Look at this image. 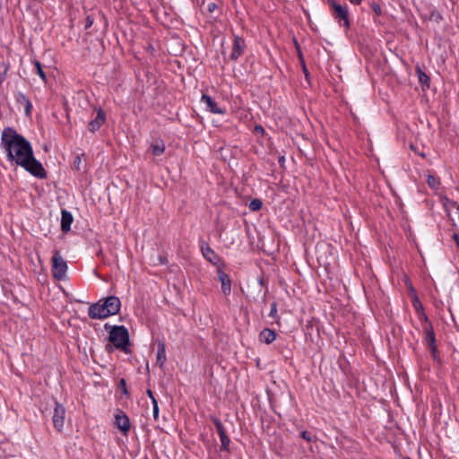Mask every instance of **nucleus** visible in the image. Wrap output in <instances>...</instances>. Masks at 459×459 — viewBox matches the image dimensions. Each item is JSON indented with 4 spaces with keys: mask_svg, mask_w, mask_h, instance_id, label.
Instances as JSON below:
<instances>
[{
    "mask_svg": "<svg viewBox=\"0 0 459 459\" xmlns=\"http://www.w3.org/2000/svg\"><path fill=\"white\" fill-rule=\"evenodd\" d=\"M0 148L5 152L8 161L23 168L34 177L46 178V171L34 157L30 143L13 127H5L2 131Z\"/></svg>",
    "mask_w": 459,
    "mask_h": 459,
    "instance_id": "f257e3e1",
    "label": "nucleus"
},
{
    "mask_svg": "<svg viewBox=\"0 0 459 459\" xmlns=\"http://www.w3.org/2000/svg\"><path fill=\"white\" fill-rule=\"evenodd\" d=\"M121 301L116 296H109L91 304L88 309V315L92 319H105L119 312Z\"/></svg>",
    "mask_w": 459,
    "mask_h": 459,
    "instance_id": "f03ea898",
    "label": "nucleus"
},
{
    "mask_svg": "<svg viewBox=\"0 0 459 459\" xmlns=\"http://www.w3.org/2000/svg\"><path fill=\"white\" fill-rule=\"evenodd\" d=\"M108 340L116 348L126 351L129 345V333L124 325H115L109 332Z\"/></svg>",
    "mask_w": 459,
    "mask_h": 459,
    "instance_id": "7ed1b4c3",
    "label": "nucleus"
},
{
    "mask_svg": "<svg viewBox=\"0 0 459 459\" xmlns=\"http://www.w3.org/2000/svg\"><path fill=\"white\" fill-rule=\"evenodd\" d=\"M67 268V263L62 257L60 252L58 250H54L51 268L53 277L58 281L65 280Z\"/></svg>",
    "mask_w": 459,
    "mask_h": 459,
    "instance_id": "20e7f679",
    "label": "nucleus"
},
{
    "mask_svg": "<svg viewBox=\"0 0 459 459\" xmlns=\"http://www.w3.org/2000/svg\"><path fill=\"white\" fill-rule=\"evenodd\" d=\"M329 4L333 8V18L339 22L341 26H343L345 29H349L350 20L348 7L346 5H342L334 0L329 1Z\"/></svg>",
    "mask_w": 459,
    "mask_h": 459,
    "instance_id": "39448f33",
    "label": "nucleus"
},
{
    "mask_svg": "<svg viewBox=\"0 0 459 459\" xmlns=\"http://www.w3.org/2000/svg\"><path fill=\"white\" fill-rule=\"evenodd\" d=\"M65 409L59 403H56V406L53 413V424L56 430L61 431L65 424Z\"/></svg>",
    "mask_w": 459,
    "mask_h": 459,
    "instance_id": "423d86ee",
    "label": "nucleus"
},
{
    "mask_svg": "<svg viewBox=\"0 0 459 459\" xmlns=\"http://www.w3.org/2000/svg\"><path fill=\"white\" fill-rule=\"evenodd\" d=\"M212 420L213 424L215 425L216 430L220 436V439H221V450L229 451L230 439L227 436L226 430H225L221 421L217 418H212Z\"/></svg>",
    "mask_w": 459,
    "mask_h": 459,
    "instance_id": "0eeeda50",
    "label": "nucleus"
},
{
    "mask_svg": "<svg viewBox=\"0 0 459 459\" xmlns=\"http://www.w3.org/2000/svg\"><path fill=\"white\" fill-rule=\"evenodd\" d=\"M201 102L206 106V109L213 114H225V108L218 106L217 102L209 95L203 94Z\"/></svg>",
    "mask_w": 459,
    "mask_h": 459,
    "instance_id": "6e6552de",
    "label": "nucleus"
},
{
    "mask_svg": "<svg viewBox=\"0 0 459 459\" xmlns=\"http://www.w3.org/2000/svg\"><path fill=\"white\" fill-rule=\"evenodd\" d=\"M115 424L118 429L125 434L130 429V420L128 416L122 411L118 410L115 415Z\"/></svg>",
    "mask_w": 459,
    "mask_h": 459,
    "instance_id": "1a4fd4ad",
    "label": "nucleus"
},
{
    "mask_svg": "<svg viewBox=\"0 0 459 459\" xmlns=\"http://www.w3.org/2000/svg\"><path fill=\"white\" fill-rule=\"evenodd\" d=\"M422 317L424 318L425 322L428 324L423 327L424 332V342L429 346L435 345L436 344V337L434 333L433 327L431 324L429 322V319L427 316L422 313Z\"/></svg>",
    "mask_w": 459,
    "mask_h": 459,
    "instance_id": "9d476101",
    "label": "nucleus"
},
{
    "mask_svg": "<svg viewBox=\"0 0 459 459\" xmlns=\"http://www.w3.org/2000/svg\"><path fill=\"white\" fill-rule=\"evenodd\" d=\"M201 251L204 257L214 265H218L221 263L219 255L210 247L206 243H203L201 246Z\"/></svg>",
    "mask_w": 459,
    "mask_h": 459,
    "instance_id": "9b49d317",
    "label": "nucleus"
},
{
    "mask_svg": "<svg viewBox=\"0 0 459 459\" xmlns=\"http://www.w3.org/2000/svg\"><path fill=\"white\" fill-rule=\"evenodd\" d=\"M245 48V40L238 36H235L230 58L237 60L240 56L243 55Z\"/></svg>",
    "mask_w": 459,
    "mask_h": 459,
    "instance_id": "f8f14e48",
    "label": "nucleus"
},
{
    "mask_svg": "<svg viewBox=\"0 0 459 459\" xmlns=\"http://www.w3.org/2000/svg\"><path fill=\"white\" fill-rule=\"evenodd\" d=\"M106 120V114L105 112L100 108L98 111H97V116L94 119H92L89 125H88V129L91 132V133H95L96 131H98L100 129V127L104 124Z\"/></svg>",
    "mask_w": 459,
    "mask_h": 459,
    "instance_id": "ddd939ff",
    "label": "nucleus"
},
{
    "mask_svg": "<svg viewBox=\"0 0 459 459\" xmlns=\"http://www.w3.org/2000/svg\"><path fill=\"white\" fill-rule=\"evenodd\" d=\"M219 281L221 283V290L225 295H229L231 291V284L229 275L221 269H218Z\"/></svg>",
    "mask_w": 459,
    "mask_h": 459,
    "instance_id": "4468645a",
    "label": "nucleus"
},
{
    "mask_svg": "<svg viewBox=\"0 0 459 459\" xmlns=\"http://www.w3.org/2000/svg\"><path fill=\"white\" fill-rule=\"evenodd\" d=\"M74 218L71 212L62 210L61 212V230L63 232H68L71 230Z\"/></svg>",
    "mask_w": 459,
    "mask_h": 459,
    "instance_id": "2eb2a0df",
    "label": "nucleus"
},
{
    "mask_svg": "<svg viewBox=\"0 0 459 459\" xmlns=\"http://www.w3.org/2000/svg\"><path fill=\"white\" fill-rule=\"evenodd\" d=\"M167 360L166 357V348L163 342L160 341L157 344V358L156 364L160 367H162Z\"/></svg>",
    "mask_w": 459,
    "mask_h": 459,
    "instance_id": "dca6fc26",
    "label": "nucleus"
},
{
    "mask_svg": "<svg viewBox=\"0 0 459 459\" xmlns=\"http://www.w3.org/2000/svg\"><path fill=\"white\" fill-rule=\"evenodd\" d=\"M259 339L261 342L270 344L276 339V333L273 330L265 328L260 333Z\"/></svg>",
    "mask_w": 459,
    "mask_h": 459,
    "instance_id": "f3484780",
    "label": "nucleus"
},
{
    "mask_svg": "<svg viewBox=\"0 0 459 459\" xmlns=\"http://www.w3.org/2000/svg\"><path fill=\"white\" fill-rule=\"evenodd\" d=\"M151 149L152 152V154L155 156H159L162 154L165 151V143L163 141H156L155 143H152L151 145Z\"/></svg>",
    "mask_w": 459,
    "mask_h": 459,
    "instance_id": "a211bd4d",
    "label": "nucleus"
},
{
    "mask_svg": "<svg viewBox=\"0 0 459 459\" xmlns=\"http://www.w3.org/2000/svg\"><path fill=\"white\" fill-rule=\"evenodd\" d=\"M417 74H418L419 82L422 85H426V86L429 87V77L424 72H422L420 69L417 70Z\"/></svg>",
    "mask_w": 459,
    "mask_h": 459,
    "instance_id": "6ab92c4d",
    "label": "nucleus"
},
{
    "mask_svg": "<svg viewBox=\"0 0 459 459\" xmlns=\"http://www.w3.org/2000/svg\"><path fill=\"white\" fill-rule=\"evenodd\" d=\"M263 203L260 199H253L249 204V209L253 212H257L262 208Z\"/></svg>",
    "mask_w": 459,
    "mask_h": 459,
    "instance_id": "aec40b11",
    "label": "nucleus"
},
{
    "mask_svg": "<svg viewBox=\"0 0 459 459\" xmlns=\"http://www.w3.org/2000/svg\"><path fill=\"white\" fill-rule=\"evenodd\" d=\"M8 68L9 66L5 62L0 63V84L4 81Z\"/></svg>",
    "mask_w": 459,
    "mask_h": 459,
    "instance_id": "412c9836",
    "label": "nucleus"
},
{
    "mask_svg": "<svg viewBox=\"0 0 459 459\" xmlns=\"http://www.w3.org/2000/svg\"><path fill=\"white\" fill-rule=\"evenodd\" d=\"M35 66L37 68V74L39 75V77L46 82L47 81V75L45 72L43 71L42 65L39 61L34 62Z\"/></svg>",
    "mask_w": 459,
    "mask_h": 459,
    "instance_id": "4be33fe9",
    "label": "nucleus"
},
{
    "mask_svg": "<svg viewBox=\"0 0 459 459\" xmlns=\"http://www.w3.org/2000/svg\"><path fill=\"white\" fill-rule=\"evenodd\" d=\"M300 436L303 439L307 440V442H312L316 439V437L311 432L306 430L302 431L300 433Z\"/></svg>",
    "mask_w": 459,
    "mask_h": 459,
    "instance_id": "5701e85b",
    "label": "nucleus"
},
{
    "mask_svg": "<svg viewBox=\"0 0 459 459\" xmlns=\"http://www.w3.org/2000/svg\"><path fill=\"white\" fill-rule=\"evenodd\" d=\"M269 316L274 319L278 317L276 302L272 303Z\"/></svg>",
    "mask_w": 459,
    "mask_h": 459,
    "instance_id": "b1692460",
    "label": "nucleus"
},
{
    "mask_svg": "<svg viewBox=\"0 0 459 459\" xmlns=\"http://www.w3.org/2000/svg\"><path fill=\"white\" fill-rule=\"evenodd\" d=\"M93 22H94V18L91 14H88L85 18L84 29L85 30L90 29L92 26Z\"/></svg>",
    "mask_w": 459,
    "mask_h": 459,
    "instance_id": "393cba45",
    "label": "nucleus"
},
{
    "mask_svg": "<svg viewBox=\"0 0 459 459\" xmlns=\"http://www.w3.org/2000/svg\"><path fill=\"white\" fill-rule=\"evenodd\" d=\"M428 184H429V186L430 187L436 188L439 183H438L437 179L435 177L429 176L428 177Z\"/></svg>",
    "mask_w": 459,
    "mask_h": 459,
    "instance_id": "a878e982",
    "label": "nucleus"
},
{
    "mask_svg": "<svg viewBox=\"0 0 459 459\" xmlns=\"http://www.w3.org/2000/svg\"><path fill=\"white\" fill-rule=\"evenodd\" d=\"M81 162H82V159H81V156L78 154V155H76V157L74 160L73 169H74L76 170H80Z\"/></svg>",
    "mask_w": 459,
    "mask_h": 459,
    "instance_id": "bb28decb",
    "label": "nucleus"
},
{
    "mask_svg": "<svg viewBox=\"0 0 459 459\" xmlns=\"http://www.w3.org/2000/svg\"><path fill=\"white\" fill-rule=\"evenodd\" d=\"M119 388L121 389L122 393L126 395L128 394V390L126 387V382L124 378H121L119 381Z\"/></svg>",
    "mask_w": 459,
    "mask_h": 459,
    "instance_id": "cd10ccee",
    "label": "nucleus"
},
{
    "mask_svg": "<svg viewBox=\"0 0 459 459\" xmlns=\"http://www.w3.org/2000/svg\"><path fill=\"white\" fill-rule=\"evenodd\" d=\"M205 9L209 13H212L217 9V4L213 2L207 3Z\"/></svg>",
    "mask_w": 459,
    "mask_h": 459,
    "instance_id": "c85d7f7f",
    "label": "nucleus"
},
{
    "mask_svg": "<svg viewBox=\"0 0 459 459\" xmlns=\"http://www.w3.org/2000/svg\"><path fill=\"white\" fill-rule=\"evenodd\" d=\"M153 405V418L155 420H158V417H159V406H158V402L157 401H154V403H152Z\"/></svg>",
    "mask_w": 459,
    "mask_h": 459,
    "instance_id": "c756f323",
    "label": "nucleus"
},
{
    "mask_svg": "<svg viewBox=\"0 0 459 459\" xmlns=\"http://www.w3.org/2000/svg\"><path fill=\"white\" fill-rule=\"evenodd\" d=\"M413 307H415L416 310L422 309V305L417 297H415L413 299Z\"/></svg>",
    "mask_w": 459,
    "mask_h": 459,
    "instance_id": "7c9ffc66",
    "label": "nucleus"
},
{
    "mask_svg": "<svg viewBox=\"0 0 459 459\" xmlns=\"http://www.w3.org/2000/svg\"><path fill=\"white\" fill-rule=\"evenodd\" d=\"M429 351H430L431 355H432V356H433V358L436 359V358H437V349L436 344H435V345L429 346Z\"/></svg>",
    "mask_w": 459,
    "mask_h": 459,
    "instance_id": "2f4dec72",
    "label": "nucleus"
},
{
    "mask_svg": "<svg viewBox=\"0 0 459 459\" xmlns=\"http://www.w3.org/2000/svg\"><path fill=\"white\" fill-rule=\"evenodd\" d=\"M372 9L376 14L379 15L381 13V7L379 4L374 3L372 4Z\"/></svg>",
    "mask_w": 459,
    "mask_h": 459,
    "instance_id": "473e14b6",
    "label": "nucleus"
},
{
    "mask_svg": "<svg viewBox=\"0 0 459 459\" xmlns=\"http://www.w3.org/2000/svg\"><path fill=\"white\" fill-rule=\"evenodd\" d=\"M255 132L256 134H264V129L262 126H255Z\"/></svg>",
    "mask_w": 459,
    "mask_h": 459,
    "instance_id": "72a5a7b5",
    "label": "nucleus"
},
{
    "mask_svg": "<svg viewBox=\"0 0 459 459\" xmlns=\"http://www.w3.org/2000/svg\"><path fill=\"white\" fill-rule=\"evenodd\" d=\"M31 107H32V105H31L30 100H26V103H25V111H26V113H29L30 111Z\"/></svg>",
    "mask_w": 459,
    "mask_h": 459,
    "instance_id": "f704fd0d",
    "label": "nucleus"
},
{
    "mask_svg": "<svg viewBox=\"0 0 459 459\" xmlns=\"http://www.w3.org/2000/svg\"><path fill=\"white\" fill-rule=\"evenodd\" d=\"M146 394L151 398L152 403H154V401H157L152 390L148 389L146 391Z\"/></svg>",
    "mask_w": 459,
    "mask_h": 459,
    "instance_id": "c9c22d12",
    "label": "nucleus"
},
{
    "mask_svg": "<svg viewBox=\"0 0 459 459\" xmlns=\"http://www.w3.org/2000/svg\"><path fill=\"white\" fill-rule=\"evenodd\" d=\"M453 239L455 240V244H456V247H458L459 249V235L455 233L453 235Z\"/></svg>",
    "mask_w": 459,
    "mask_h": 459,
    "instance_id": "e433bc0d",
    "label": "nucleus"
},
{
    "mask_svg": "<svg viewBox=\"0 0 459 459\" xmlns=\"http://www.w3.org/2000/svg\"><path fill=\"white\" fill-rule=\"evenodd\" d=\"M19 97L21 98V100H22V101L24 103H26V100H29L24 94L22 93H19Z\"/></svg>",
    "mask_w": 459,
    "mask_h": 459,
    "instance_id": "4c0bfd02",
    "label": "nucleus"
},
{
    "mask_svg": "<svg viewBox=\"0 0 459 459\" xmlns=\"http://www.w3.org/2000/svg\"><path fill=\"white\" fill-rule=\"evenodd\" d=\"M19 97L21 98V100H22V101L24 103H26V100H29L24 94L22 93H19Z\"/></svg>",
    "mask_w": 459,
    "mask_h": 459,
    "instance_id": "58836bf2",
    "label": "nucleus"
},
{
    "mask_svg": "<svg viewBox=\"0 0 459 459\" xmlns=\"http://www.w3.org/2000/svg\"><path fill=\"white\" fill-rule=\"evenodd\" d=\"M352 4L358 5L361 3V0H349Z\"/></svg>",
    "mask_w": 459,
    "mask_h": 459,
    "instance_id": "ea45409f",
    "label": "nucleus"
},
{
    "mask_svg": "<svg viewBox=\"0 0 459 459\" xmlns=\"http://www.w3.org/2000/svg\"><path fill=\"white\" fill-rule=\"evenodd\" d=\"M295 44H296V47H297V50H298L299 56L301 58V51H300V48H299V46L297 40H295Z\"/></svg>",
    "mask_w": 459,
    "mask_h": 459,
    "instance_id": "a19ab883",
    "label": "nucleus"
}]
</instances>
